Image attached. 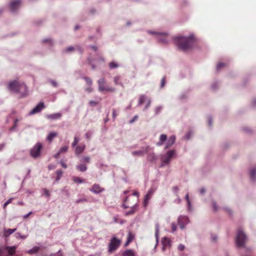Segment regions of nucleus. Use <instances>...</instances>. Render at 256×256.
<instances>
[{
	"label": "nucleus",
	"mask_w": 256,
	"mask_h": 256,
	"mask_svg": "<svg viewBox=\"0 0 256 256\" xmlns=\"http://www.w3.org/2000/svg\"><path fill=\"white\" fill-rule=\"evenodd\" d=\"M134 252L132 250H128L122 252V256H135Z\"/></svg>",
	"instance_id": "4be33fe9"
},
{
	"label": "nucleus",
	"mask_w": 256,
	"mask_h": 256,
	"mask_svg": "<svg viewBox=\"0 0 256 256\" xmlns=\"http://www.w3.org/2000/svg\"><path fill=\"white\" fill-rule=\"evenodd\" d=\"M68 150V146H64L60 148V150H58V152L62 154V153H64L67 152Z\"/></svg>",
	"instance_id": "e433bc0d"
},
{
	"label": "nucleus",
	"mask_w": 256,
	"mask_h": 256,
	"mask_svg": "<svg viewBox=\"0 0 256 256\" xmlns=\"http://www.w3.org/2000/svg\"><path fill=\"white\" fill-rule=\"evenodd\" d=\"M184 248H185V247H184V245L180 244H179V245H178V249L179 250L182 251V250H184Z\"/></svg>",
	"instance_id": "de8ad7c7"
},
{
	"label": "nucleus",
	"mask_w": 256,
	"mask_h": 256,
	"mask_svg": "<svg viewBox=\"0 0 256 256\" xmlns=\"http://www.w3.org/2000/svg\"><path fill=\"white\" fill-rule=\"evenodd\" d=\"M146 100V97L144 95H140V98H139V100H138V104L140 105H142V104L145 100Z\"/></svg>",
	"instance_id": "cd10ccee"
},
{
	"label": "nucleus",
	"mask_w": 256,
	"mask_h": 256,
	"mask_svg": "<svg viewBox=\"0 0 256 256\" xmlns=\"http://www.w3.org/2000/svg\"><path fill=\"white\" fill-rule=\"evenodd\" d=\"M212 206H213V209L214 211H217L218 210V208L216 206V202H212Z\"/></svg>",
	"instance_id": "8fccbe9b"
},
{
	"label": "nucleus",
	"mask_w": 256,
	"mask_h": 256,
	"mask_svg": "<svg viewBox=\"0 0 256 256\" xmlns=\"http://www.w3.org/2000/svg\"><path fill=\"white\" fill-rule=\"evenodd\" d=\"M166 84V78L164 77L161 80V88H163Z\"/></svg>",
	"instance_id": "49530a36"
},
{
	"label": "nucleus",
	"mask_w": 256,
	"mask_h": 256,
	"mask_svg": "<svg viewBox=\"0 0 256 256\" xmlns=\"http://www.w3.org/2000/svg\"><path fill=\"white\" fill-rule=\"evenodd\" d=\"M162 242L163 246V251L165 250V249L167 246H170L171 245L170 240L166 237H164L162 238Z\"/></svg>",
	"instance_id": "dca6fc26"
},
{
	"label": "nucleus",
	"mask_w": 256,
	"mask_h": 256,
	"mask_svg": "<svg viewBox=\"0 0 256 256\" xmlns=\"http://www.w3.org/2000/svg\"><path fill=\"white\" fill-rule=\"evenodd\" d=\"M60 163L64 168H67V164H66L63 161L61 160Z\"/></svg>",
	"instance_id": "5fc2aeb1"
},
{
	"label": "nucleus",
	"mask_w": 256,
	"mask_h": 256,
	"mask_svg": "<svg viewBox=\"0 0 256 256\" xmlns=\"http://www.w3.org/2000/svg\"><path fill=\"white\" fill-rule=\"evenodd\" d=\"M90 160V158L89 156H84L80 160V162H86V163H89Z\"/></svg>",
	"instance_id": "bb28decb"
},
{
	"label": "nucleus",
	"mask_w": 256,
	"mask_h": 256,
	"mask_svg": "<svg viewBox=\"0 0 256 256\" xmlns=\"http://www.w3.org/2000/svg\"><path fill=\"white\" fill-rule=\"evenodd\" d=\"M176 154V151L174 150L168 151L165 156L162 158V164H168L171 160V158Z\"/></svg>",
	"instance_id": "6e6552de"
},
{
	"label": "nucleus",
	"mask_w": 256,
	"mask_h": 256,
	"mask_svg": "<svg viewBox=\"0 0 256 256\" xmlns=\"http://www.w3.org/2000/svg\"><path fill=\"white\" fill-rule=\"evenodd\" d=\"M138 116H134V117L133 118V119H132L131 120H130V123H132L133 122H134L136 120H137Z\"/></svg>",
	"instance_id": "4d7b16f0"
},
{
	"label": "nucleus",
	"mask_w": 256,
	"mask_h": 256,
	"mask_svg": "<svg viewBox=\"0 0 256 256\" xmlns=\"http://www.w3.org/2000/svg\"><path fill=\"white\" fill-rule=\"evenodd\" d=\"M150 146H147L146 147L142 148V150H135L132 152V154L134 156H142L146 154H147L150 150Z\"/></svg>",
	"instance_id": "9d476101"
},
{
	"label": "nucleus",
	"mask_w": 256,
	"mask_h": 256,
	"mask_svg": "<svg viewBox=\"0 0 256 256\" xmlns=\"http://www.w3.org/2000/svg\"><path fill=\"white\" fill-rule=\"evenodd\" d=\"M117 116V114H116V110L114 109L112 110V118L114 119H115L116 116Z\"/></svg>",
	"instance_id": "3c124183"
},
{
	"label": "nucleus",
	"mask_w": 256,
	"mask_h": 256,
	"mask_svg": "<svg viewBox=\"0 0 256 256\" xmlns=\"http://www.w3.org/2000/svg\"><path fill=\"white\" fill-rule=\"evenodd\" d=\"M12 200L13 198H10V199H8L4 204V206H3V208L4 209H5L6 207V206L10 204V203H11L12 201Z\"/></svg>",
	"instance_id": "ea45409f"
},
{
	"label": "nucleus",
	"mask_w": 256,
	"mask_h": 256,
	"mask_svg": "<svg viewBox=\"0 0 256 256\" xmlns=\"http://www.w3.org/2000/svg\"><path fill=\"white\" fill-rule=\"evenodd\" d=\"M78 142H79L78 138L77 137H74V140L72 143V146L73 147H74L77 144Z\"/></svg>",
	"instance_id": "79ce46f5"
},
{
	"label": "nucleus",
	"mask_w": 256,
	"mask_h": 256,
	"mask_svg": "<svg viewBox=\"0 0 256 256\" xmlns=\"http://www.w3.org/2000/svg\"><path fill=\"white\" fill-rule=\"evenodd\" d=\"M40 250V248L38 246H35L33 248L32 250H30L28 252V253L30 254H33L37 252Z\"/></svg>",
	"instance_id": "2f4dec72"
},
{
	"label": "nucleus",
	"mask_w": 256,
	"mask_h": 256,
	"mask_svg": "<svg viewBox=\"0 0 256 256\" xmlns=\"http://www.w3.org/2000/svg\"><path fill=\"white\" fill-rule=\"evenodd\" d=\"M114 82L116 85L120 84L122 86L124 87L123 84L120 82V76H116L114 78Z\"/></svg>",
	"instance_id": "393cba45"
},
{
	"label": "nucleus",
	"mask_w": 256,
	"mask_h": 256,
	"mask_svg": "<svg viewBox=\"0 0 256 256\" xmlns=\"http://www.w3.org/2000/svg\"><path fill=\"white\" fill-rule=\"evenodd\" d=\"M60 154H61L59 152H58L56 154H55L54 156L56 158H58Z\"/></svg>",
	"instance_id": "680f3d73"
},
{
	"label": "nucleus",
	"mask_w": 256,
	"mask_h": 256,
	"mask_svg": "<svg viewBox=\"0 0 256 256\" xmlns=\"http://www.w3.org/2000/svg\"><path fill=\"white\" fill-rule=\"evenodd\" d=\"M50 83L54 87H56L57 86H58V84H57L56 82V81H54V80H51L50 81Z\"/></svg>",
	"instance_id": "6e6d98bb"
},
{
	"label": "nucleus",
	"mask_w": 256,
	"mask_h": 256,
	"mask_svg": "<svg viewBox=\"0 0 256 256\" xmlns=\"http://www.w3.org/2000/svg\"><path fill=\"white\" fill-rule=\"evenodd\" d=\"M104 190L99 184H94L90 189V190L94 193L98 194Z\"/></svg>",
	"instance_id": "4468645a"
},
{
	"label": "nucleus",
	"mask_w": 256,
	"mask_h": 256,
	"mask_svg": "<svg viewBox=\"0 0 256 256\" xmlns=\"http://www.w3.org/2000/svg\"><path fill=\"white\" fill-rule=\"evenodd\" d=\"M226 64L224 62H219L216 66V69L218 70H220L222 68L226 66Z\"/></svg>",
	"instance_id": "473e14b6"
},
{
	"label": "nucleus",
	"mask_w": 256,
	"mask_h": 256,
	"mask_svg": "<svg viewBox=\"0 0 256 256\" xmlns=\"http://www.w3.org/2000/svg\"><path fill=\"white\" fill-rule=\"evenodd\" d=\"M84 78L86 80V84L88 86H92V80L90 78L86 76V77H84Z\"/></svg>",
	"instance_id": "f704fd0d"
},
{
	"label": "nucleus",
	"mask_w": 256,
	"mask_h": 256,
	"mask_svg": "<svg viewBox=\"0 0 256 256\" xmlns=\"http://www.w3.org/2000/svg\"><path fill=\"white\" fill-rule=\"evenodd\" d=\"M62 174L63 172L61 170H58L56 171V182L60 180Z\"/></svg>",
	"instance_id": "c756f323"
},
{
	"label": "nucleus",
	"mask_w": 256,
	"mask_h": 256,
	"mask_svg": "<svg viewBox=\"0 0 256 256\" xmlns=\"http://www.w3.org/2000/svg\"><path fill=\"white\" fill-rule=\"evenodd\" d=\"M138 210V204L136 202L134 205H132L131 207V210H130L127 211L125 215L128 216L129 215H132L134 214L136 211Z\"/></svg>",
	"instance_id": "2eb2a0df"
},
{
	"label": "nucleus",
	"mask_w": 256,
	"mask_h": 256,
	"mask_svg": "<svg viewBox=\"0 0 256 256\" xmlns=\"http://www.w3.org/2000/svg\"><path fill=\"white\" fill-rule=\"evenodd\" d=\"M20 0H14L10 4V8L12 12H14L20 6Z\"/></svg>",
	"instance_id": "ddd939ff"
},
{
	"label": "nucleus",
	"mask_w": 256,
	"mask_h": 256,
	"mask_svg": "<svg viewBox=\"0 0 256 256\" xmlns=\"http://www.w3.org/2000/svg\"><path fill=\"white\" fill-rule=\"evenodd\" d=\"M188 223V218L186 216H180L178 218V224L181 229L184 228L185 225Z\"/></svg>",
	"instance_id": "9b49d317"
},
{
	"label": "nucleus",
	"mask_w": 256,
	"mask_h": 256,
	"mask_svg": "<svg viewBox=\"0 0 256 256\" xmlns=\"http://www.w3.org/2000/svg\"><path fill=\"white\" fill-rule=\"evenodd\" d=\"M16 228H13V229H10V228L6 229L5 228V229H4V236L5 237H8L10 234H12L14 232H15L16 231Z\"/></svg>",
	"instance_id": "6ab92c4d"
},
{
	"label": "nucleus",
	"mask_w": 256,
	"mask_h": 256,
	"mask_svg": "<svg viewBox=\"0 0 256 256\" xmlns=\"http://www.w3.org/2000/svg\"><path fill=\"white\" fill-rule=\"evenodd\" d=\"M6 249L8 250L9 254L13 255L16 252V246H6Z\"/></svg>",
	"instance_id": "5701e85b"
},
{
	"label": "nucleus",
	"mask_w": 256,
	"mask_h": 256,
	"mask_svg": "<svg viewBox=\"0 0 256 256\" xmlns=\"http://www.w3.org/2000/svg\"><path fill=\"white\" fill-rule=\"evenodd\" d=\"M85 149V146L84 145L82 146H77L75 149V154L76 155H78L82 153Z\"/></svg>",
	"instance_id": "aec40b11"
},
{
	"label": "nucleus",
	"mask_w": 256,
	"mask_h": 256,
	"mask_svg": "<svg viewBox=\"0 0 256 256\" xmlns=\"http://www.w3.org/2000/svg\"><path fill=\"white\" fill-rule=\"evenodd\" d=\"M212 241L216 242L217 240V237L216 236H212Z\"/></svg>",
	"instance_id": "bf43d9fd"
},
{
	"label": "nucleus",
	"mask_w": 256,
	"mask_h": 256,
	"mask_svg": "<svg viewBox=\"0 0 256 256\" xmlns=\"http://www.w3.org/2000/svg\"><path fill=\"white\" fill-rule=\"evenodd\" d=\"M42 144L40 142H38L30 150V156L34 158H36L40 155V150L42 148Z\"/></svg>",
	"instance_id": "0eeeda50"
},
{
	"label": "nucleus",
	"mask_w": 256,
	"mask_h": 256,
	"mask_svg": "<svg viewBox=\"0 0 256 256\" xmlns=\"http://www.w3.org/2000/svg\"><path fill=\"white\" fill-rule=\"evenodd\" d=\"M108 66L110 69H114L118 68V64L116 62H112L109 63Z\"/></svg>",
	"instance_id": "7c9ffc66"
},
{
	"label": "nucleus",
	"mask_w": 256,
	"mask_h": 256,
	"mask_svg": "<svg viewBox=\"0 0 256 256\" xmlns=\"http://www.w3.org/2000/svg\"><path fill=\"white\" fill-rule=\"evenodd\" d=\"M88 103L89 104L92 106H96L98 104V102L94 100H90Z\"/></svg>",
	"instance_id": "c03bdc74"
},
{
	"label": "nucleus",
	"mask_w": 256,
	"mask_h": 256,
	"mask_svg": "<svg viewBox=\"0 0 256 256\" xmlns=\"http://www.w3.org/2000/svg\"><path fill=\"white\" fill-rule=\"evenodd\" d=\"M154 193V190L152 188H150L147 194H146L145 198H144V205L146 206L148 203V201L150 198L151 196H152V194Z\"/></svg>",
	"instance_id": "f3484780"
},
{
	"label": "nucleus",
	"mask_w": 256,
	"mask_h": 256,
	"mask_svg": "<svg viewBox=\"0 0 256 256\" xmlns=\"http://www.w3.org/2000/svg\"><path fill=\"white\" fill-rule=\"evenodd\" d=\"M98 90L100 92H114L116 90L114 88L106 85V82L104 78L100 79L98 81Z\"/></svg>",
	"instance_id": "20e7f679"
},
{
	"label": "nucleus",
	"mask_w": 256,
	"mask_h": 256,
	"mask_svg": "<svg viewBox=\"0 0 256 256\" xmlns=\"http://www.w3.org/2000/svg\"><path fill=\"white\" fill-rule=\"evenodd\" d=\"M5 144H0V151L2 150L4 147Z\"/></svg>",
	"instance_id": "052dcab7"
},
{
	"label": "nucleus",
	"mask_w": 256,
	"mask_h": 256,
	"mask_svg": "<svg viewBox=\"0 0 256 256\" xmlns=\"http://www.w3.org/2000/svg\"><path fill=\"white\" fill-rule=\"evenodd\" d=\"M87 200L86 198L79 199L76 200L75 202L76 204H79L80 202H86Z\"/></svg>",
	"instance_id": "a18cd8bd"
},
{
	"label": "nucleus",
	"mask_w": 256,
	"mask_h": 256,
	"mask_svg": "<svg viewBox=\"0 0 256 256\" xmlns=\"http://www.w3.org/2000/svg\"><path fill=\"white\" fill-rule=\"evenodd\" d=\"M54 256H62L60 251H59Z\"/></svg>",
	"instance_id": "774afa93"
},
{
	"label": "nucleus",
	"mask_w": 256,
	"mask_h": 256,
	"mask_svg": "<svg viewBox=\"0 0 256 256\" xmlns=\"http://www.w3.org/2000/svg\"><path fill=\"white\" fill-rule=\"evenodd\" d=\"M149 34L157 35V38L162 43H168V35L166 33H160L156 32L150 31Z\"/></svg>",
	"instance_id": "1a4fd4ad"
},
{
	"label": "nucleus",
	"mask_w": 256,
	"mask_h": 256,
	"mask_svg": "<svg viewBox=\"0 0 256 256\" xmlns=\"http://www.w3.org/2000/svg\"><path fill=\"white\" fill-rule=\"evenodd\" d=\"M72 180H73V181L75 183L81 184V183H83L84 182V180L81 179L80 178L78 177V176L74 177Z\"/></svg>",
	"instance_id": "c85d7f7f"
},
{
	"label": "nucleus",
	"mask_w": 256,
	"mask_h": 256,
	"mask_svg": "<svg viewBox=\"0 0 256 256\" xmlns=\"http://www.w3.org/2000/svg\"><path fill=\"white\" fill-rule=\"evenodd\" d=\"M18 119H16L14 120V127H16V126L17 124H18Z\"/></svg>",
	"instance_id": "0e129e2a"
},
{
	"label": "nucleus",
	"mask_w": 256,
	"mask_h": 256,
	"mask_svg": "<svg viewBox=\"0 0 256 256\" xmlns=\"http://www.w3.org/2000/svg\"><path fill=\"white\" fill-rule=\"evenodd\" d=\"M120 240L116 237H113L110 240L108 244V252H112L115 251L120 246Z\"/></svg>",
	"instance_id": "423d86ee"
},
{
	"label": "nucleus",
	"mask_w": 256,
	"mask_h": 256,
	"mask_svg": "<svg viewBox=\"0 0 256 256\" xmlns=\"http://www.w3.org/2000/svg\"><path fill=\"white\" fill-rule=\"evenodd\" d=\"M15 236H16V238H20L24 239L26 237V236H22L20 233H18H18H16L15 234Z\"/></svg>",
	"instance_id": "a19ab883"
},
{
	"label": "nucleus",
	"mask_w": 256,
	"mask_h": 256,
	"mask_svg": "<svg viewBox=\"0 0 256 256\" xmlns=\"http://www.w3.org/2000/svg\"><path fill=\"white\" fill-rule=\"evenodd\" d=\"M166 142V146L164 148L168 149L172 146L176 141V136H170L167 140V136L165 134H162L160 136L159 141L156 143V146H162L164 142Z\"/></svg>",
	"instance_id": "7ed1b4c3"
},
{
	"label": "nucleus",
	"mask_w": 256,
	"mask_h": 256,
	"mask_svg": "<svg viewBox=\"0 0 256 256\" xmlns=\"http://www.w3.org/2000/svg\"><path fill=\"white\" fill-rule=\"evenodd\" d=\"M62 116V114L58 112L48 114L46 116V118L50 120H56L60 118Z\"/></svg>",
	"instance_id": "a211bd4d"
},
{
	"label": "nucleus",
	"mask_w": 256,
	"mask_h": 256,
	"mask_svg": "<svg viewBox=\"0 0 256 256\" xmlns=\"http://www.w3.org/2000/svg\"><path fill=\"white\" fill-rule=\"evenodd\" d=\"M246 238L242 230H239L236 238V245L239 247L244 246L246 241Z\"/></svg>",
	"instance_id": "39448f33"
},
{
	"label": "nucleus",
	"mask_w": 256,
	"mask_h": 256,
	"mask_svg": "<svg viewBox=\"0 0 256 256\" xmlns=\"http://www.w3.org/2000/svg\"><path fill=\"white\" fill-rule=\"evenodd\" d=\"M43 42H50L51 44L52 43V40L50 39H44V40H43Z\"/></svg>",
	"instance_id": "13d9d810"
},
{
	"label": "nucleus",
	"mask_w": 256,
	"mask_h": 256,
	"mask_svg": "<svg viewBox=\"0 0 256 256\" xmlns=\"http://www.w3.org/2000/svg\"><path fill=\"white\" fill-rule=\"evenodd\" d=\"M44 104L43 102H40L35 108H34L30 112V114L32 115L38 113L44 108Z\"/></svg>",
	"instance_id": "f8f14e48"
},
{
	"label": "nucleus",
	"mask_w": 256,
	"mask_h": 256,
	"mask_svg": "<svg viewBox=\"0 0 256 256\" xmlns=\"http://www.w3.org/2000/svg\"><path fill=\"white\" fill-rule=\"evenodd\" d=\"M85 90L86 92L90 93L93 91V88L91 87V86H89L88 88H86Z\"/></svg>",
	"instance_id": "09e8293b"
},
{
	"label": "nucleus",
	"mask_w": 256,
	"mask_h": 256,
	"mask_svg": "<svg viewBox=\"0 0 256 256\" xmlns=\"http://www.w3.org/2000/svg\"><path fill=\"white\" fill-rule=\"evenodd\" d=\"M128 201V197H126L124 200V202L122 204V207L124 208H130V206L128 204L127 202Z\"/></svg>",
	"instance_id": "72a5a7b5"
},
{
	"label": "nucleus",
	"mask_w": 256,
	"mask_h": 256,
	"mask_svg": "<svg viewBox=\"0 0 256 256\" xmlns=\"http://www.w3.org/2000/svg\"><path fill=\"white\" fill-rule=\"evenodd\" d=\"M156 228L155 236H156V242H158V231H159V225H158V224H156V228Z\"/></svg>",
	"instance_id": "c9c22d12"
},
{
	"label": "nucleus",
	"mask_w": 256,
	"mask_h": 256,
	"mask_svg": "<svg viewBox=\"0 0 256 256\" xmlns=\"http://www.w3.org/2000/svg\"><path fill=\"white\" fill-rule=\"evenodd\" d=\"M173 41L180 50L186 52L192 48L194 38L192 36L188 37L176 36L174 38Z\"/></svg>",
	"instance_id": "f257e3e1"
},
{
	"label": "nucleus",
	"mask_w": 256,
	"mask_h": 256,
	"mask_svg": "<svg viewBox=\"0 0 256 256\" xmlns=\"http://www.w3.org/2000/svg\"><path fill=\"white\" fill-rule=\"evenodd\" d=\"M57 135H58V134L56 132H50L47 137V140L49 142H51L53 138L54 137L56 136Z\"/></svg>",
	"instance_id": "b1692460"
},
{
	"label": "nucleus",
	"mask_w": 256,
	"mask_h": 256,
	"mask_svg": "<svg viewBox=\"0 0 256 256\" xmlns=\"http://www.w3.org/2000/svg\"><path fill=\"white\" fill-rule=\"evenodd\" d=\"M172 228L174 232L176 230V226L174 223L172 224Z\"/></svg>",
	"instance_id": "864d4df0"
},
{
	"label": "nucleus",
	"mask_w": 256,
	"mask_h": 256,
	"mask_svg": "<svg viewBox=\"0 0 256 256\" xmlns=\"http://www.w3.org/2000/svg\"><path fill=\"white\" fill-rule=\"evenodd\" d=\"M200 194H203L205 192V189L204 188H202L200 190Z\"/></svg>",
	"instance_id": "e2e57ef3"
},
{
	"label": "nucleus",
	"mask_w": 256,
	"mask_h": 256,
	"mask_svg": "<svg viewBox=\"0 0 256 256\" xmlns=\"http://www.w3.org/2000/svg\"><path fill=\"white\" fill-rule=\"evenodd\" d=\"M75 50V48L73 46H70L68 47L65 50V52H71Z\"/></svg>",
	"instance_id": "4c0bfd02"
},
{
	"label": "nucleus",
	"mask_w": 256,
	"mask_h": 256,
	"mask_svg": "<svg viewBox=\"0 0 256 256\" xmlns=\"http://www.w3.org/2000/svg\"><path fill=\"white\" fill-rule=\"evenodd\" d=\"M172 189L174 191L177 192L178 190V186H174Z\"/></svg>",
	"instance_id": "338daca9"
},
{
	"label": "nucleus",
	"mask_w": 256,
	"mask_h": 256,
	"mask_svg": "<svg viewBox=\"0 0 256 256\" xmlns=\"http://www.w3.org/2000/svg\"><path fill=\"white\" fill-rule=\"evenodd\" d=\"M133 195L134 196H138L139 194H138V192L134 191V192H133Z\"/></svg>",
	"instance_id": "69168bd1"
},
{
	"label": "nucleus",
	"mask_w": 256,
	"mask_h": 256,
	"mask_svg": "<svg viewBox=\"0 0 256 256\" xmlns=\"http://www.w3.org/2000/svg\"><path fill=\"white\" fill-rule=\"evenodd\" d=\"M256 175V168H253L250 170V176L252 180H254Z\"/></svg>",
	"instance_id": "a878e982"
},
{
	"label": "nucleus",
	"mask_w": 256,
	"mask_h": 256,
	"mask_svg": "<svg viewBox=\"0 0 256 256\" xmlns=\"http://www.w3.org/2000/svg\"><path fill=\"white\" fill-rule=\"evenodd\" d=\"M76 169L81 172H84L87 170V166L85 164H82L76 166Z\"/></svg>",
	"instance_id": "412c9836"
},
{
	"label": "nucleus",
	"mask_w": 256,
	"mask_h": 256,
	"mask_svg": "<svg viewBox=\"0 0 256 256\" xmlns=\"http://www.w3.org/2000/svg\"><path fill=\"white\" fill-rule=\"evenodd\" d=\"M134 238V236L132 234L131 232H129L128 236V240H130V242H132Z\"/></svg>",
	"instance_id": "37998d69"
},
{
	"label": "nucleus",
	"mask_w": 256,
	"mask_h": 256,
	"mask_svg": "<svg viewBox=\"0 0 256 256\" xmlns=\"http://www.w3.org/2000/svg\"><path fill=\"white\" fill-rule=\"evenodd\" d=\"M186 200L188 208L190 209V206H191V204H190V200L189 199V195H188V194H186Z\"/></svg>",
	"instance_id": "58836bf2"
},
{
	"label": "nucleus",
	"mask_w": 256,
	"mask_h": 256,
	"mask_svg": "<svg viewBox=\"0 0 256 256\" xmlns=\"http://www.w3.org/2000/svg\"><path fill=\"white\" fill-rule=\"evenodd\" d=\"M8 88L10 90L18 93L21 96H24L27 94V87L24 84L18 80H14L9 83Z\"/></svg>",
	"instance_id": "f03ea898"
},
{
	"label": "nucleus",
	"mask_w": 256,
	"mask_h": 256,
	"mask_svg": "<svg viewBox=\"0 0 256 256\" xmlns=\"http://www.w3.org/2000/svg\"><path fill=\"white\" fill-rule=\"evenodd\" d=\"M44 193L46 196H50V193L49 191L46 189L44 190Z\"/></svg>",
	"instance_id": "603ef678"
}]
</instances>
